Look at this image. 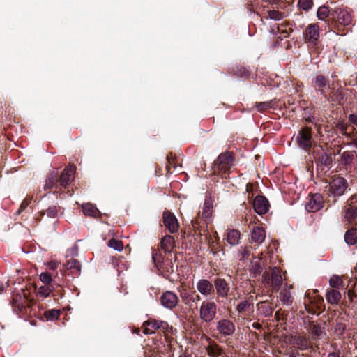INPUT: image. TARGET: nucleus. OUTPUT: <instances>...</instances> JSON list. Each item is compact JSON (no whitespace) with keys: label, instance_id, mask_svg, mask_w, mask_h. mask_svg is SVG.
I'll return each instance as SVG.
<instances>
[{"label":"nucleus","instance_id":"3","mask_svg":"<svg viewBox=\"0 0 357 357\" xmlns=\"http://www.w3.org/2000/svg\"><path fill=\"white\" fill-rule=\"evenodd\" d=\"M325 188L328 195L326 202L328 206H331L337 202V197L344 195L347 190H349V185L344 177L335 175L331 177L328 185Z\"/></svg>","mask_w":357,"mask_h":357},{"label":"nucleus","instance_id":"28","mask_svg":"<svg viewBox=\"0 0 357 357\" xmlns=\"http://www.w3.org/2000/svg\"><path fill=\"white\" fill-rule=\"evenodd\" d=\"M253 307V304L247 298L241 301L236 305V310L238 312V316L245 318L249 316L251 308Z\"/></svg>","mask_w":357,"mask_h":357},{"label":"nucleus","instance_id":"25","mask_svg":"<svg viewBox=\"0 0 357 357\" xmlns=\"http://www.w3.org/2000/svg\"><path fill=\"white\" fill-rule=\"evenodd\" d=\"M291 339L293 344L301 351L312 348V343L304 335H294L291 337Z\"/></svg>","mask_w":357,"mask_h":357},{"label":"nucleus","instance_id":"13","mask_svg":"<svg viewBox=\"0 0 357 357\" xmlns=\"http://www.w3.org/2000/svg\"><path fill=\"white\" fill-rule=\"evenodd\" d=\"M211 222V221L206 219L200 218L199 213H198L197 216L191 221L195 234L200 238L202 236H204L208 243H210V241H211V236L208 231V225Z\"/></svg>","mask_w":357,"mask_h":357},{"label":"nucleus","instance_id":"52","mask_svg":"<svg viewBox=\"0 0 357 357\" xmlns=\"http://www.w3.org/2000/svg\"><path fill=\"white\" fill-rule=\"evenodd\" d=\"M52 292L54 299L61 298L64 295V291L61 288V285L57 282H56L55 290H53Z\"/></svg>","mask_w":357,"mask_h":357},{"label":"nucleus","instance_id":"58","mask_svg":"<svg viewBox=\"0 0 357 357\" xmlns=\"http://www.w3.org/2000/svg\"><path fill=\"white\" fill-rule=\"evenodd\" d=\"M348 121L350 125L357 127V112L349 114L348 116Z\"/></svg>","mask_w":357,"mask_h":357},{"label":"nucleus","instance_id":"48","mask_svg":"<svg viewBox=\"0 0 357 357\" xmlns=\"http://www.w3.org/2000/svg\"><path fill=\"white\" fill-rule=\"evenodd\" d=\"M347 326L342 322H337L335 326V333L339 338H341L344 335Z\"/></svg>","mask_w":357,"mask_h":357},{"label":"nucleus","instance_id":"10","mask_svg":"<svg viewBox=\"0 0 357 357\" xmlns=\"http://www.w3.org/2000/svg\"><path fill=\"white\" fill-rule=\"evenodd\" d=\"M339 165L340 169L349 174L357 171V153L356 151H345L341 153Z\"/></svg>","mask_w":357,"mask_h":357},{"label":"nucleus","instance_id":"47","mask_svg":"<svg viewBox=\"0 0 357 357\" xmlns=\"http://www.w3.org/2000/svg\"><path fill=\"white\" fill-rule=\"evenodd\" d=\"M40 279L44 284H53L56 285V278L52 279V275L49 273H42L40 275Z\"/></svg>","mask_w":357,"mask_h":357},{"label":"nucleus","instance_id":"63","mask_svg":"<svg viewBox=\"0 0 357 357\" xmlns=\"http://www.w3.org/2000/svg\"><path fill=\"white\" fill-rule=\"evenodd\" d=\"M57 264L56 262H51L50 264H49V268L50 269H52V270H56L57 268Z\"/></svg>","mask_w":357,"mask_h":357},{"label":"nucleus","instance_id":"53","mask_svg":"<svg viewBox=\"0 0 357 357\" xmlns=\"http://www.w3.org/2000/svg\"><path fill=\"white\" fill-rule=\"evenodd\" d=\"M31 198L26 197V199H24L23 200V202L21 203V204L17 211V214L20 215L23 211H24L27 208L29 204L31 203Z\"/></svg>","mask_w":357,"mask_h":357},{"label":"nucleus","instance_id":"44","mask_svg":"<svg viewBox=\"0 0 357 357\" xmlns=\"http://www.w3.org/2000/svg\"><path fill=\"white\" fill-rule=\"evenodd\" d=\"M55 290V285L53 284H44L38 289V294L43 298L47 297L52 291Z\"/></svg>","mask_w":357,"mask_h":357},{"label":"nucleus","instance_id":"26","mask_svg":"<svg viewBox=\"0 0 357 357\" xmlns=\"http://www.w3.org/2000/svg\"><path fill=\"white\" fill-rule=\"evenodd\" d=\"M61 207L55 205L50 206L46 210L41 211L38 215L36 217V222H40L45 215L47 218L55 219L59 216Z\"/></svg>","mask_w":357,"mask_h":357},{"label":"nucleus","instance_id":"1","mask_svg":"<svg viewBox=\"0 0 357 357\" xmlns=\"http://www.w3.org/2000/svg\"><path fill=\"white\" fill-rule=\"evenodd\" d=\"M76 171V167L74 165L66 167L61 173L57 170H52L47 175L44 190L45 191L57 193L64 192L68 189L74 180V174Z\"/></svg>","mask_w":357,"mask_h":357},{"label":"nucleus","instance_id":"55","mask_svg":"<svg viewBox=\"0 0 357 357\" xmlns=\"http://www.w3.org/2000/svg\"><path fill=\"white\" fill-rule=\"evenodd\" d=\"M213 243H214L213 241H212V242L210 241V243H208L210 245V247H211L210 252L211 253H213V255H217L219 251H222L223 255H225L224 249H222H222H219V248L218 247V243L216 242L215 245H213Z\"/></svg>","mask_w":357,"mask_h":357},{"label":"nucleus","instance_id":"6","mask_svg":"<svg viewBox=\"0 0 357 357\" xmlns=\"http://www.w3.org/2000/svg\"><path fill=\"white\" fill-rule=\"evenodd\" d=\"M152 259L157 268L162 272L165 278H167L169 274L174 273V266L172 262V255L163 256L162 254L155 249L152 251Z\"/></svg>","mask_w":357,"mask_h":357},{"label":"nucleus","instance_id":"39","mask_svg":"<svg viewBox=\"0 0 357 357\" xmlns=\"http://www.w3.org/2000/svg\"><path fill=\"white\" fill-rule=\"evenodd\" d=\"M326 298L329 303L337 304L341 298V294L337 289H330L326 292Z\"/></svg>","mask_w":357,"mask_h":357},{"label":"nucleus","instance_id":"27","mask_svg":"<svg viewBox=\"0 0 357 357\" xmlns=\"http://www.w3.org/2000/svg\"><path fill=\"white\" fill-rule=\"evenodd\" d=\"M213 200L211 197L205 199L202 211V212L199 211L198 213H199L200 218L211 221L213 215Z\"/></svg>","mask_w":357,"mask_h":357},{"label":"nucleus","instance_id":"61","mask_svg":"<svg viewBox=\"0 0 357 357\" xmlns=\"http://www.w3.org/2000/svg\"><path fill=\"white\" fill-rule=\"evenodd\" d=\"M299 355L300 354L298 351H292L289 354L288 357H298Z\"/></svg>","mask_w":357,"mask_h":357},{"label":"nucleus","instance_id":"46","mask_svg":"<svg viewBox=\"0 0 357 357\" xmlns=\"http://www.w3.org/2000/svg\"><path fill=\"white\" fill-rule=\"evenodd\" d=\"M61 314V312L59 310L52 309L50 310H46L43 313L44 317L47 320L54 321L55 319H57Z\"/></svg>","mask_w":357,"mask_h":357},{"label":"nucleus","instance_id":"22","mask_svg":"<svg viewBox=\"0 0 357 357\" xmlns=\"http://www.w3.org/2000/svg\"><path fill=\"white\" fill-rule=\"evenodd\" d=\"M269 202L262 195L257 196L253 201V208L255 211L259 215L266 213L269 209Z\"/></svg>","mask_w":357,"mask_h":357},{"label":"nucleus","instance_id":"20","mask_svg":"<svg viewBox=\"0 0 357 357\" xmlns=\"http://www.w3.org/2000/svg\"><path fill=\"white\" fill-rule=\"evenodd\" d=\"M81 268L82 266L80 262L73 258L68 260L63 266L64 273L68 275H71L73 278L77 277L80 275Z\"/></svg>","mask_w":357,"mask_h":357},{"label":"nucleus","instance_id":"57","mask_svg":"<svg viewBox=\"0 0 357 357\" xmlns=\"http://www.w3.org/2000/svg\"><path fill=\"white\" fill-rule=\"evenodd\" d=\"M166 159L169 164V165L166 166V169H167V173H169L170 172V165L174 166V160L175 159L173 158L172 153H169L167 155Z\"/></svg>","mask_w":357,"mask_h":357},{"label":"nucleus","instance_id":"31","mask_svg":"<svg viewBox=\"0 0 357 357\" xmlns=\"http://www.w3.org/2000/svg\"><path fill=\"white\" fill-rule=\"evenodd\" d=\"M266 238V231L263 227H255L251 233V239L255 243L260 244Z\"/></svg>","mask_w":357,"mask_h":357},{"label":"nucleus","instance_id":"14","mask_svg":"<svg viewBox=\"0 0 357 357\" xmlns=\"http://www.w3.org/2000/svg\"><path fill=\"white\" fill-rule=\"evenodd\" d=\"M234 323L226 318L220 319L216 322L215 331L218 335L223 337L231 336L235 332Z\"/></svg>","mask_w":357,"mask_h":357},{"label":"nucleus","instance_id":"24","mask_svg":"<svg viewBox=\"0 0 357 357\" xmlns=\"http://www.w3.org/2000/svg\"><path fill=\"white\" fill-rule=\"evenodd\" d=\"M282 284V278L279 269L274 267L271 271V287L272 292H278L281 289Z\"/></svg>","mask_w":357,"mask_h":357},{"label":"nucleus","instance_id":"11","mask_svg":"<svg viewBox=\"0 0 357 357\" xmlns=\"http://www.w3.org/2000/svg\"><path fill=\"white\" fill-rule=\"evenodd\" d=\"M312 133L311 127L304 126L301 128L296 137V142L298 146L306 152H310L314 146Z\"/></svg>","mask_w":357,"mask_h":357},{"label":"nucleus","instance_id":"54","mask_svg":"<svg viewBox=\"0 0 357 357\" xmlns=\"http://www.w3.org/2000/svg\"><path fill=\"white\" fill-rule=\"evenodd\" d=\"M262 281L264 285L267 287H270L271 282V273L264 272L262 275Z\"/></svg>","mask_w":357,"mask_h":357},{"label":"nucleus","instance_id":"2","mask_svg":"<svg viewBox=\"0 0 357 357\" xmlns=\"http://www.w3.org/2000/svg\"><path fill=\"white\" fill-rule=\"evenodd\" d=\"M331 22H328V31L338 35L346 34V27L353 25V17L350 11L343 7H336L331 13Z\"/></svg>","mask_w":357,"mask_h":357},{"label":"nucleus","instance_id":"49","mask_svg":"<svg viewBox=\"0 0 357 357\" xmlns=\"http://www.w3.org/2000/svg\"><path fill=\"white\" fill-rule=\"evenodd\" d=\"M107 245L109 247L112 248L118 251H121L123 248V244L122 241L115 238L110 239L108 241Z\"/></svg>","mask_w":357,"mask_h":357},{"label":"nucleus","instance_id":"36","mask_svg":"<svg viewBox=\"0 0 357 357\" xmlns=\"http://www.w3.org/2000/svg\"><path fill=\"white\" fill-rule=\"evenodd\" d=\"M333 8L330 9L328 6H323L319 8L317 10V17L319 20H324L327 23L328 27V22H331V13Z\"/></svg>","mask_w":357,"mask_h":357},{"label":"nucleus","instance_id":"4","mask_svg":"<svg viewBox=\"0 0 357 357\" xmlns=\"http://www.w3.org/2000/svg\"><path fill=\"white\" fill-rule=\"evenodd\" d=\"M20 291L15 293L12 296L10 303L13 310L19 315H24L28 313L31 314L33 301L29 298L26 289H21Z\"/></svg>","mask_w":357,"mask_h":357},{"label":"nucleus","instance_id":"50","mask_svg":"<svg viewBox=\"0 0 357 357\" xmlns=\"http://www.w3.org/2000/svg\"><path fill=\"white\" fill-rule=\"evenodd\" d=\"M342 280L338 275H333L330 278L329 284L333 288H339L342 285Z\"/></svg>","mask_w":357,"mask_h":357},{"label":"nucleus","instance_id":"7","mask_svg":"<svg viewBox=\"0 0 357 357\" xmlns=\"http://www.w3.org/2000/svg\"><path fill=\"white\" fill-rule=\"evenodd\" d=\"M142 326L144 327L143 333L144 334H153L155 331H159L165 334L166 339H167L168 334H173L176 331V329L169 326L167 321L152 318L144 321Z\"/></svg>","mask_w":357,"mask_h":357},{"label":"nucleus","instance_id":"32","mask_svg":"<svg viewBox=\"0 0 357 357\" xmlns=\"http://www.w3.org/2000/svg\"><path fill=\"white\" fill-rule=\"evenodd\" d=\"M344 241L349 245L357 244V227L354 226L349 229L344 234Z\"/></svg>","mask_w":357,"mask_h":357},{"label":"nucleus","instance_id":"35","mask_svg":"<svg viewBox=\"0 0 357 357\" xmlns=\"http://www.w3.org/2000/svg\"><path fill=\"white\" fill-rule=\"evenodd\" d=\"M257 311L264 317H270L273 312V308L269 302L263 301L257 304Z\"/></svg>","mask_w":357,"mask_h":357},{"label":"nucleus","instance_id":"64","mask_svg":"<svg viewBox=\"0 0 357 357\" xmlns=\"http://www.w3.org/2000/svg\"><path fill=\"white\" fill-rule=\"evenodd\" d=\"M179 357H192L191 354H189L188 353H183L181 354Z\"/></svg>","mask_w":357,"mask_h":357},{"label":"nucleus","instance_id":"37","mask_svg":"<svg viewBox=\"0 0 357 357\" xmlns=\"http://www.w3.org/2000/svg\"><path fill=\"white\" fill-rule=\"evenodd\" d=\"M336 127L342 132V135H345L348 138H353L355 135V133H354V132L356 130L355 128L352 127L351 131L348 132V130H349L350 126L342 121H339L337 123Z\"/></svg>","mask_w":357,"mask_h":357},{"label":"nucleus","instance_id":"42","mask_svg":"<svg viewBox=\"0 0 357 357\" xmlns=\"http://www.w3.org/2000/svg\"><path fill=\"white\" fill-rule=\"evenodd\" d=\"M280 301L286 305H291L293 303L294 298L291 296L289 289L286 286L281 290L279 296Z\"/></svg>","mask_w":357,"mask_h":357},{"label":"nucleus","instance_id":"8","mask_svg":"<svg viewBox=\"0 0 357 357\" xmlns=\"http://www.w3.org/2000/svg\"><path fill=\"white\" fill-rule=\"evenodd\" d=\"M313 155L318 169L328 171L332 167L333 154L331 151L324 150L321 146H316Z\"/></svg>","mask_w":357,"mask_h":357},{"label":"nucleus","instance_id":"41","mask_svg":"<svg viewBox=\"0 0 357 357\" xmlns=\"http://www.w3.org/2000/svg\"><path fill=\"white\" fill-rule=\"evenodd\" d=\"M241 233L236 229H231L227 234L226 241L231 245H236L239 243Z\"/></svg>","mask_w":357,"mask_h":357},{"label":"nucleus","instance_id":"60","mask_svg":"<svg viewBox=\"0 0 357 357\" xmlns=\"http://www.w3.org/2000/svg\"><path fill=\"white\" fill-rule=\"evenodd\" d=\"M192 303H197L198 301H201V296L199 294H197L195 291L192 292Z\"/></svg>","mask_w":357,"mask_h":357},{"label":"nucleus","instance_id":"29","mask_svg":"<svg viewBox=\"0 0 357 357\" xmlns=\"http://www.w3.org/2000/svg\"><path fill=\"white\" fill-rule=\"evenodd\" d=\"M175 241L174 237L170 235H166L160 241L161 249L166 255H172V251L174 248Z\"/></svg>","mask_w":357,"mask_h":357},{"label":"nucleus","instance_id":"21","mask_svg":"<svg viewBox=\"0 0 357 357\" xmlns=\"http://www.w3.org/2000/svg\"><path fill=\"white\" fill-rule=\"evenodd\" d=\"M178 302L177 295L170 291H167L162 294L160 297V303L162 306L167 309L172 310L175 307Z\"/></svg>","mask_w":357,"mask_h":357},{"label":"nucleus","instance_id":"17","mask_svg":"<svg viewBox=\"0 0 357 357\" xmlns=\"http://www.w3.org/2000/svg\"><path fill=\"white\" fill-rule=\"evenodd\" d=\"M214 291L219 298H226L229 294L231 287L229 283L224 278H215L213 280Z\"/></svg>","mask_w":357,"mask_h":357},{"label":"nucleus","instance_id":"38","mask_svg":"<svg viewBox=\"0 0 357 357\" xmlns=\"http://www.w3.org/2000/svg\"><path fill=\"white\" fill-rule=\"evenodd\" d=\"M82 211L85 215L98 218L101 215L100 211L91 204H86L82 206Z\"/></svg>","mask_w":357,"mask_h":357},{"label":"nucleus","instance_id":"15","mask_svg":"<svg viewBox=\"0 0 357 357\" xmlns=\"http://www.w3.org/2000/svg\"><path fill=\"white\" fill-rule=\"evenodd\" d=\"M319 26L317 24H310L303 32L305 42L315 45L319 40Z\"/></svg>","mask_w":357,"mask_h":357},{"label":"nucleus","instance_id":"5","mask_svg":"<svg viewBox=\"0 0 357 357\" xmlns=\"http://www.w3.org/2000/svg\"><path fill=\"white\" fill-rule=\"evenodd\" d=\"M234 156L232 152L225 151L220 153L213 162L214 173L221 177H227L231 173L234 165Z\"/></svg>","mask_w":357,"mask_h":357},{"label":"nucleus","instance_id":"19","mask_svg":"<svg viewBox=\"0 0 357 357\" xmlns=\"http://www.w3.org/2000/svg\"><path fill=\"white\" fill-rule=\"evenodd\" d=\"M324 199L321 194H313L306 203L305 209L309 213H315L324 207Z\"/></svg>","mask_w":357,"mask_h":357},{"label":"nucleus","instance_id":"62","mask_svg":"<svg viewBox=\"0 0 357 357\" xmlns=\"http://www.w3.org/2000/svg\"><path fill=\"white\" fill-rule=\"evenodd\" d=\"M239 71L241 72V74H240L241 77L248 75V72L244 68H241Z\"/></svg>","mask_w":357,"mask_h":357},{"label":"nucleus","instance_id":"18","mask_svg":"<svg viewBox=\"0 0 357 357\" xmlns=\"http://www.w3.org/2000/svg\"><path fill=\"white\" fill-rule=\"evenodd\" d=\"M162 222L165 228L172 234L176 232L179 228V223L176 217L169 211L165 210L163 212Z\"/></svg>","mask_w":357,"mask_h":357},{"label":"nucleus","instance_id":"43","mask_svg":"<svg viewBox=\"0 0 357 357\" xmlns=\"http://www.w3.org/2000/svg\"><path fill=\"white\" fill-rule=\"evenodd\" d=\"M278 31L282 34L284 38L289 37L290 33L293 31L291 24L281 23L278 25Z\"/></svg>","mask_w":357,"mask_h":357},{"label":"nucleus","instance_id":"12","mask_svg":"<svg viewBox=\"0 0 357 357\" xmlns=\"http://www.w3.org/2000/svg\"><path fill=\"white\" fill-rule=\"evenodd\" d=\"M217 305L213 301H204L199 308V318L205 323L211 322L217 314Z\"/></svg>","mask_w":357,"mask_h":357},{"label":"nucleus","instance_id":"16","mask_svg":"<svg viewBox=\"0 0 357 357\" xmlns=\"http://www.w3.org/2000/svg\"><path fill=\"white\" fill-rule=\"evenodd\" d=\"M312 84L313 88L321 96L327 98L326 89H330L329 80L323 75H316L312 79Z\"/></svg>","mask_w":357,"mask_h":357},{"label":"nucleus","instance_id":"40","mask_svg":"<svg viewBox=\"0 0 357 357\" xmlns=\"http://www.w3.org/2000/svg\"><path fill=\"white\" fill-rule=\"evenodd\" d=\"M206 352L210 357H220L223 354L221 347L215 342L206 347Z\"/></svg>","mask_w":357,"mask_h":357},{"label":"nucleus","instance_id":"30","mask_svg":"<svg viewBox=\"0 0 357 357\" xmlns=\"http://www.w3.org/2000/svg\"><path fill=\"white\" fill-rule=\"evenodd\" d=\"M264 264L261 261V258L260 257H253L251 261V266L250 271L252 274H253V277H257L260 275L264 269Z\"/></svg>","mask_w":357,"mask_h":357},{"label":"nucleus","instance_id":"9","mask_svg":"<svg viewBox=\"0 0 357 357\" xmlns=\"http://www.w3.org/2000/svg\"><path fill=\"white\" fill-rule=\"evenodd\" d=\"M342 216L345 222L354 224L357 220V193L346 201L342 209Z\"/></svg>","mask_w":357,"mask_h":357},{"label":"nucleus","instance_id":"33","mask_svg":"<svg viewBox=\"0 0 357 357\" xmlns=\"http://www.w3.org/2000/svg\"><path fill=\"white\" fill-rule=\"evenodd\" d=\"M310 330L312 334V340L314 341L319 340L322 335L324 333L325 334V328L319 324L310 322Z\"/></svg>","mask_w":357,"mask_h":357},{"label":"nucleus","instance_id":"51","mask_svg":"<svg viewBox=\"0 0 357 357\" xmlns=\"http://www.w3.org/2000/svg\"><path fill=\"white\" fill-rule=\"evenodd\" d=\"M313 5L312 0H299L298 6L302 10L307 11L310 10Z\"/></svg>","mask_w":357,"mask_h":357},{"label":"nucleus","instance_id":"23","mask_svg":"<svg viewBox=\"0 0 357 357\" xmlns=\"http://www.w3.org/2000/svg\"><path fill=\"white\" fill-rule=\"evenodd\" d=\"M197 291L205 296H208L214 294L213 283L206 279H200L196 284Z\"/></svg>","mask_w":357,"mask_h":357},{"label":"nucleus","instance_id":"56","mask_svg":"<svg viewBox=\"0 0 357 357\" xmlns=\"http://www.w3.org/2000/svg\"><path fill=\"white\" fill-rule=\"evenodd\" d=\"M268 14L270 18L274 20H280L282 17V15L280 12L275 10H268Z\"/></svg>","mask_w":357,"mask_h":357},{"label":"nucleus","instance_id":"59","mask_svg":"<svg viewBox=\"0 0 357 357\" xmlns=\"http://www.w3.org/2000/svg\"><path fill=\"white\" fill-rule=\"evenodd\" d=\"M341 351L339 349H335L332 351H329L327 354V357H343L341 355Z\"/></svg>","mask_w":357,"mask_h":357},{"label":"nucleus","instance_id":"45","mask_svg":"<svg viewBox=\"0 0 357 357\" xmlns=\"http://www.w3.org/2000/svg\"><path fill=\"white\" fill-rule=\"evenodd\" d=\"M192 292L193 291L183 290L181 292V298L183 302L190 307H192Z\"/></svg>","mask_w":357,"mask_h":357},{"label":"nucleus","instance_id":"34","mask_svg":"<svg viewBox=\"0 0 357 357\" xmlns=\"http://www.w3.org/2000/svg\"><path fill=\"white\" fill-rule=\"evenodd\" d=\"M278 101L276 99L271 100L266 102H257L255 107L259 112L266 111L269 109H276Z\"/></svg>","mask_w":357,"mask_h":357}]
</instances>
